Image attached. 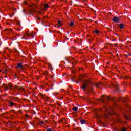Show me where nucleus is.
Instances as JSON below:
<instances>
[{
  "mask_svg": "<svg viewBox=\"0 0 131 131\" xmlns=\"http://www.w3.org/2000/svg\"><path fill=\"white\" fill-rule=\"evenodd\" d=\"M92 85H95L96 88H99L101 89L102 85H105V84L103 83H93L90 80H86L82 86V90H84L83 92H84V90H86V93L88 95H90V93L93 92L94 91V88L92 87Z\"/></svg>",
  "mask_w": 131,
  "mask_h": 131,
  "instance_id": "f257e3e1",
  "label": "nucleus"
},
{
  "mask_svg": "<svg viewBox=\"0 0 131 131\" xmlns=\"http://www.w3.org/2000/svg\"><path fill=\"white\" fill-rule=\"evenodd\" d=\"M2 87L5 89V91H9V90H12L13 86H12L11 84H9V86H8L6 84L4 83Z\"/></svg>",
  "mask_w": 131,
  "mask_h": 131,
  "instance_id": "f03ea898",
  "label": "nucleus"
},
{
  "mask_svg": "<svg viewBox=\"0 0 131 131\" xmlns=\"http://www.w3.org/2000/svg\"><path fill=\"white\" fill-rule=\"evenodd\" d=\"M113 22H115V23H119V17L117 16H115L112 19Z\"/></svg>",
  "mask_w": 131,
  "mask_h": 131,
  "instance_id": "7ed1b4c3",
  "label": "nucleus"
},
{
  "mask_svg": "<svg viewBox=\"0 0 131 131\" xmlns=\"http://www.w3.org/2000/svg\"><path fill=\"white\" fill-rule=\"evenodd\" d=\"M36 35V33L34 32L32 34H26V36H31L32 38H34V36Z\"/></svg>",
  "mask_w": 131,
  "mask_h": 131,
  "instance_id": "20e7f679",
  "label": "nucleus"
},
{
  "mask_svg": "<svg viewBox=\"0 0 131 131\" xmlns=\"http://www.w3.org/2000/svg\"><path fill=\"white\" fill-rule=\"evenodd\" d=\"M124 117L127 120H130L131 119V115H127L126 114L124 115Z\"/></svg>",
  "mask_w": 131,
  "mask_h": 131,
  "instance_id": "39448f33",
  "label": "nucleus"
},
{
  "mask_svg": "<svg viewBox=\"0 0 131 131\" xmlns=\"http://www.w3.org/2000/svg\"><path fill=\"white\" fill-rule=\"evenodd\" d=\"M22 63H19L17 64V68H19V69H24L23 67V65H22Z\"/></svg>",
  "mask_w": 131,
  "mask_h": 131,
  "instance_id": "423d86ee",
  "label": "nucleus"
},
{
  "mask_svg": "<svg viewBox=\"0 0 131 131\" xmlns=\"http://www.w3.org/2000/svg\"><path fill=\"white\" fill-rule=\"evenodd\" d=\"M115 88L116 89V92H120V90L119 89V86L118 85H115Z\"/></svg>",
  "mask_w": 131,
  "mask_h": 131,
  "instance_id": "0eeeda50",
  "label": "nucleus"
},
{
  "mask_svg": "<svg viewBox=\"0 0 131 131\" xmlns=\"http://www.w3.org/2000/svg\"><path fill=\"white\" fill-rule=\"evenodd\" d=\"M12 100L13 101H15L16 102H20V99L18 97H14Z\"/></svg>",
  "mask_w": 131,
  "mask_h": 131,
  "instance_id": "6e6552de",
  "label": "nucleus"
},
{
  "mask_svg": "<svg viewBox=\"0 0 131 131\" xmlns=\"http://www.w3.org/2000/svg\"><path fill=\"white\" fill-rule=\"evenodd\" d=\"M29 12H30V14L32 15V13H36V10L33 9V10H29Z\"/></svg>",
  "mask_w": 131,
  "mask_h": 131,
  "instance_id": "1a4fd4ad",
  "label": "nucleus"
},
{
  "mask_svg": "<svg viewBox=\"0 0 131 131\" xmlns=\"http://www.w3.org/2000/svg\"><path fill=\"white\" fill-rule=\"evenodd\" d=\"M100 102H101V103H103V104H106V99L105 98H102L100 100Z\"/></svg>",
  "mask_w": 131,
  "mask_h": 131,
  "instance_id": "9d476101",
  "label": "nucleus"
},
{
  "mask_svg": "<svg viewBox=\"0 0 131 131\" xmlns=\"http://www.w3.org/2000/svg\"><path fill=\"white\" fill-rule=\"evenodd\" d=\"M120 29H123V28L124 27V25L122 23L120 24V25H119Z\"/></svg>",
  "mask_w": 131,
  "mask_h": 131,
  "instance_id": "9b49d317",
  "label": "nucleus"
},
{
  "mask_svg": "<svg viewBox=\"0 0 131 131\" xmlns=\"http://www.w3.org/2000/svg\"><path fill=\"white\" fill-rule=\"evenodd\" d=\"M8 104H9V105L11 106V107H13V106L15 105V103L10 101L9 100H8Z\"/></svg>",
  "mask_w": 131,
  "mask_h": 131,
  "instance_id": "f8f14e48",
  "label": "nucleus"
},
{
  "mask_svg": "<svg viewBox=\"0 0 131 131\" xmlns=\"http://www.w3.org/2000/svg\"><path fill=\"white\" fill-rule=\"evenodd\" d=\"M85 121L84 120H81V124H85Z\"/></svg>",
  "mask_w": 131,
  "mask_h": 131,
  "instance_id": "ddd939ff",
  "label": "nucleus"
},
{
  "mask_svg": "<svg viewBox=\"0 0 131 131\" xmlns=\"http://www.w3.org/2000/svg\"><path fill=\"white\" fill-rule=\"evenodd\" d=\"M107 101H112V98H110L109 96H106V97Z\"/></svg>",
  "mask_w": 131,
  "mask_h": 131,
  "instance_id": "4468645a",
  "label": "nucleus"
},
{
  "mask_svg": "<svg viewBox=\"0 0 131 131\" xmlns=\"http://www.w3.org/2000/svg\"><path fill=\"white\" fill-rule=\"evenodd\" d=\"M72 110H73V111H77L78 110V108L74 106L73 108H72Z\"/></svg>",
  "mask_w": 131,
  "mask_h": 131,
  "instance_id": "2eb2a0df",
  "label": "nucleus"
},
{
  "mask_svg": "<svg viewBox=\"0 0 131 131\" xmlns=\"http://www.w3.org/2000/svg\"><path fill=\"white\" fill-rule=\"evenodd\" d=\"M58 27H61L62 26V23L61 22V20L58 21Z\"/></svg>",
  "mask_w": 131,
  "mask_h": 131,
  "instance_id": "dca6fc26",
  "label": "nucleus"
},
{
  "mask_svg": "<svg viewBox=\"0 0 131 131\" xmlns=\"http://www.w3.org/2000/svg\"><path fill=\"white\" fill-rule=\"evenodd\" d=\"M44 8H45V9H48V8H49V5L47 4H45L44 5Z\"/></svg>",
  "mask_w": 131,
  "mask_h": 131,
  "instance_id": "f3484780",
  "label": "nucleus"
},
{
  "mask_svg": "<svg viewBox=\"0 0 131 131\" xmlns=\"http://www.w3.org/2000/svg\"><path fill=\"white\" fill-rule=\"evenodd\" d=\"M118 131H126V128L125 127H123L121 130Z\"/></svg>",
  "mask_w": 131,
  "mask_h": 131,
  "instance_id": "a211bd4d",
  "label": "nucleus"
},
{
  "mask_svg": "<svg viewBox=\"0 0 131 131\" xmlns=\"http://www.w3.org/2000/svg\"><path fill=\"white\" fill-rule=\"evenodd\" d=\"M94 33H96L97 34H99V33H100V31H99V30L94 31Z\"/></svg>",
  "mask_w": 131,
  "mask_h": 131,
  "instance_id": "6ab92c4d",
  "label": "nucleus"
},
{
  "mask_svg": "<svg viewBox=\"0 0 131 131\" xmlns=\"http://www.w3.org/2000/svg\"><path fill=\"white\" fill-rule=\"evenodd\" d=\"M69 25H70V26H73V25H74V23L71 22V23H70L69 24Z\"/></svg>",
  "mask_w": 131,
  "mask_h": 131,
  "instance_id": "aec40b11",
  "label": "nucleus"
},
{
  "mask_svg": "<svg viewBox=\"0 0 131 131\" xmlns=\"http://www.w3.org/2000/svg\"><path fill=\"white\" fill-rule=\"evenodd\" d=\"M123 102H127V99L126 98H124V100H123Z\"/></svg>",
  "mask_w": 131,
  "mask_h": 131,
  "instance_id": "412c9836",
  "label": "nucleus"
},
{
  "mask_svg": "<svg viewBox=\"0 0 131 131\" xmlns=\"http://www.w3.org/2000/svg\"><path fill=\"white\" fill-rule=\"evenodd\" d=\"M20 91H21V92H23V91H24V89H23L22 88H20Z\"/></svg>",
  "mask_w": 131,
  "mask_h": 131,
  "instance_id": "4be33fe9",
  "label": "nucleus"
},
{
  "mask_svg": "<svg viewBox=\"0 0 131 131\" xmlns=\"http://www.w3.org/2000/svg\"><path fill=\"white\" fill-rule=\"evenodd\" d=\"M127 108L128 110H130V111H131V107L130 106H128Z\"/></svg>",
  "mask_w": 131,
  "mask_h": 131,
  "instance_id": "5701e85b",
  "label": "nucleus"
},
{
  "mask_svg": "<svg viewBox=\"0 0 131 131\" xmlns=\"http://www.w3.org/2000/svg\"><path fill=\"white\" fill-rule=\"evenodd\" d=\"M43 123H44L43 121H41L40 124V125L43 124Z\"/></svg>",
  "mask_w": 131,
  "mask_h": 131,
  "instance_id": "b1692460",
  "label": "nucleus"
},
{
  "mask_svg": "<svg viewBox=\"0 0 131 131\" xmlns=\"http://www.w3.org/2000/svg\"><path fill=\"white\" fill-rule=\"evenodd\" d=\"M14 77H16V78H18V77L17 76V75H16V74H15V75H14Z\"/></svg>",
  "mask_w": 131,
  "mask_h": 131,
  "instance_id": "393cba45",
  "label": "nucleus"
},
{
  "mask_svg": "<svg viewBox=\"0 0 131 131\" xmlns=\"http://www.w3.org/2000/svg\"><path fill=\"white\" fill-rule=\"evenodd\" d=\"M37 13L38 14H41V12H40V11H37Z\"/></svg>",
  "mask_w": 131,
  "mask_h": 131,
  "instance_id": "a878e982",
  "label": "nucleus"
},
{
  "mask_svg": "<svg viewBox=\"0 0 131 131\" xmlns=\"http://www.w3.org/2000/svg\"><path fill=\"white\" fill-rule=\"evenodd\" d=\"M76 83L78 84V83H79V81H77Z\"/></svg>",
  "mask_w": 131,
  "mask_h": 131,
  "instance_id": "bb28decb",
  "label": "nucleus"
},
{
  "mask_svg": "<svg viewBox=\"0 0 131 131\" xmlns=\"http://www.w3.org/2000/svg\"><path fill=\"white\" fill-rule=\"evenodd\" d=\"M50 76H51V78H54V76H53L52 75H51Z\"/></svg>",
  "mask_w": 131,
  "mask_h": 131,
  "instance_id": "cd10ccee",
  "label": "nucleus"
},
{
  "mask_svg": "<svg viewBox=\"0 0 131 131\" xmlns=\"http://www.w3.org/2000/svg\"><path fill=\"white\" fill-rule=\"evenodd\" d=\"M36 18L39 19H40V17H37Z\"/></svg>",
  "mask_w": 131,
  "mask_h": 131,
  "instance_id": "c85d7f7f",
  "label": "nucleus"
},
{
  "mask_svg": "<svg viewBox=\"0 0 131 131\" xmlns=\"http://www.w3.org/2000/svg\"><path fill=\"white\" fill-rule=\"evenodd\" d=\"M14 11H15V12H17V9H14Z\"/></svg>",
  "mask_w": 131,
  "mask_h": 131,
  "instance_id": "c756f323",
  "label": "nucleus"
},
{
  "mask_svg": "<svg viewBox=\"0 0 131 131\" xmlns=\"http://www.w3.org/2000/svg\"><path fill=\"white\" fill-rule=\"evenodd\" d=\"M5 72H8V70L6 69L5 70Z\"/></svg>",
  "mask_w": 131,
  "mask_h": 131,
  "instance_id": "7c9ffc66",
  "label": "nucleus"
},
{
  "mask_svg": "<svg viewBox=\"0 0 131 131\" xmlns=\"http://www.w3.org/2000/svg\"><path fill=\"white\" fill-rule=\"evenodd\" d=\"M71 80H72V81H73V82H74V81H74V80H73V79H71Z\"/></svg>",
  "mask_w": 131,
  "mask_h": 131,
  "instance_id": "2f4dec72",
  "label": "nucleus"
},
{
  "mask_svg": "<svg viewBox=\"0 0 131 131\" xmlns=\"http://www.w3.org/2000/svg\"><path fill=\"white\" fill-rule=\"evenodd\" d=\"M68 62L69 63H71V62H70V60H68Z\"/></svg>",
  "mask_w": 131,
  "mask_h": 131,
  "instance_id": "473e14b6",
  "label": "nucleus"
},
{
  "mask_svg": "<svg viewBox=\"0 0 131 131\" xmlns=\"http://www.w3.org/2000/svg\"><path fill=\"white\" fill-rule=\"evenodd\" d=\"M51 90H53L54 88L53 87L50 88Z\"/></svg>",
  "mask_w": 131,
  "mask_h": 131,
  "instance_id": "72a5a7b5",
  "label": "nucleus"
},
{
  "mask_svg": "<svg viewBox=\"0 0 131 131\" xmlns=\"http://www.w3.org/2000/svg\"><path fill=\"white\" fill-rule=\"evenodd\" d=\"M23 13H25V11L23 10Z\"/></svg>",
  "mask_w": 131,
  "mask_h": 131,
  "instance_id": "f704fd0d",
  "label": "nucleus"
},
{
  "mask_svg": "<svg viewBox=\"0 0 131 131\" xmlns=\"http://www.w3.org/2000/svg\"><path fill=\"white\" fill-rule=\"evenodd\" d=\"M18 24H19V25H21V23H20V22L18 23Z\"/></svg>",
  "mask_w": 131,
  "mask_h": 131,
  "instance_id": "c9c22d12",
  "label": "nucleus"
},
{
  "mask_svg": "<svg viewBox=\"0 0 131 131\" xmlns=\"http://www.w3.org/2000/svg\"><path fill=\"white\" fill-rule=\"evenodd\" d=\"M70 32H67L68 34H69Z\"/></svg>",
  "mask_w": 131,
  "mask_h": 131,
  "instance_id": "e433bc0d",
  "label": "nucleus"
},
{
  "mask_svg": "<svg viewBox=\"0 0 131 131\" xmlns=\"http://www.w3.org/2000/svg\"><path fill=\"white\" fill-rule=\"evenodd\" d=\"M25 4H27V2H25Z\"/></svg>",
  "mask_w": 131,
  "mask_h": 131,
  "instance_id": "4c0bfd02",
  "label": "nucleus"
},
{
  "mask_svg": "<svg viewBox=\"0 0 131 131\" xmlns=\"http://www.w3.org/2000/svg\"><path fill=\"white\" fill-rule=\"evenodd\" d=\"M52 86H54V84H52Z\"/></svg>",
  "mask_w": 131,
  "mask_h": 131,
  "instance_id": "58836bf2",
  "label": "nucleus"
},
{
  "mask_svg": "<svg viewBox=\"0 0 131 131\" xmlns=\"http://www.w3.org/2000/svg\"><path fill=\"white\" fill-rule=\"evenodd\" d=\"M107 112H108V111H109L108 110H106Z\"/></svg>",
  "mask_w": 131,
  "mask_h": 131,
  "instance_id": "ea45409f",
  "label": "nucleus"
},
{
  "mask_svg": "<svg viewBox=\"0 0 131 131\" xmlns=\"http://www.w3.org/2000/svg\"><path fill=\"white\" fill-rule=\"evenodd\" d=\"M0 72H2V70H0Z\"/></svg>",
  "mask_w": 131,
  "mask_h": 131,
  "instance_id": "a19ab883",
  "label": "nucleus"
},
{
  "mask_svg": "<svg viewBox=\"0 0 131 131\" xmlns=\"http://www.w3.org/2000/svg\"><path fill=\"white\" fill-rule=\"evenodd\" d=\"M12 111H15V110H12Z\"/></svg>",
  "mask_w": 131,
  "mask_h": 131,
  "instance_id": "79ce46f5",
  "label": "nucleus"
},
{
  "mask_svg": "<svg viewBox=\"0 0 131 131\" xmlns=\"http://www.w3.org/2000/svg\"><path fill=\"white\" fill-rule=\"evenodd\" d=\"M15 88L17 89V86H15Z\"/></svg>",
  "mask_w": 131,
  "mask_h": 131,
  "instance_id": "37998d69",
  "label": "nucleus"
},
{
  "mask_svg": "<svg viewBox=\"0 0 131 131\" xmlns=\"http://www.w3.org/2000/svg\"><path fill=\"white\" fill-rule=\"evenodd\" d=\"M106 109H108V107H105Z\"/></svg>",
  "mask_w": 131,
  "mask_h": 131,
  "instance_id": "c03bdc74",
  "label": "nucleus"
},
{
  "mask_svg": "<svg viewBox=\"0 0 131 131\" xmlns=\"http://www.w3.org/2000/svg\"><path fill=\"white\" fill-rule=\"evenodd\" d=\"M50 67H52V66H51V65H50Z\"/></svg>",
  "mask_w": 131,
  "mask_h": 131,
  "instance_id": "a18cd8bd",
  "label": "nucleus"
},
{
  "mask_svg": "<svg viewBox=\"0 0 131 131\" xmlns=\"http://www.w3.org/2000/svg\"><path fill=\"white\" fill-rule=\"evenodd\" d=\"M11 17H13V16L11 15Z\"/></svg>",
  "mask_w": 131,
  "mask_h": 131,
  "instance_id": "49530a36",
  "label": "nucleus"
},
{
  "mask_svg": "<svg viewBox=\"0 0 131 131\" xmlns=\"http://www.w3.org/2000/svg\"><path fill=\"white\" fill-rule=\"evenodd\" d=\"M46 91H49V90H48V89H47V90H46Z\"/></svg>",
  "mask_w": 131,
  "mask_h": 131,
  "instance_id": "de8ad7c7",
  "label": "nucleus"
},
{
  "mask_svg": "<svg viewBox=\"0 0 131 131\" xmlns=\"http://www.w3.org/2000/svg\"><path fill=\"white\" fill-rule=\"evenodd\" d=\"M46 91H49V90H48V89H47V90H46Z\"/></svg>",
  "mask_w": 131,
  "mask_h": 131,
  "instance_id": "09e8293b",
  "label": "nucleus"
},
{
  "mask_svg": "<svg viewBox=\"0 0 131 131\" xmlns=\"http://www.w3.org/2000/svg\"><path fill=\"white\" fill-rule=\"evenodd\" d=\"M15 51H17V50L15 49Z\"/></svg>",
  "mask_w": 131,
  "mask_h": 131,
  "instance_id": "8fccbe9b",
  "label": "nucleus"
}]
</instances>
